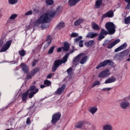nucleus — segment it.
<instances>
[{"label": "nucleus", "instance_id": "8", "mask_svg": "<svg viewBox=\"0 0 130 130\" xmlns=\"http://www.w3.org/2000/svg\"><path fill=\"white\" fill-rule=\"evenodd\" d=\"M83 55L84 53H80L78 54L75 58H74L72 61L73 66H74L75 67L78 66L79 62H80V60L83 57Z\"/></svg>", "mask_w": 130, "mask_h": 130}, {"label": "nucleus", "instance_id": "49", "mask_svg": "<svg viewBox=\"0 0 130 130\" xmlns=\"http://www.w3.org/2000/svg\"><path fill=\"white\" fill-rule=\"evenodd\" d=\"M82 38H83L82 36H79L78 38L74 39V42H79L80 40H82Z\"/></svg>", "mask_w": 130, "mask_h": 130}, {"label": "nucleus", "instance_id": "38", "mask_svg": "<svg viewBox=\"0 0 130 130\" xmlns=\"http://www.w3.org/2000/svg\"><path fill=\"white\" fill-rule=\"evenodd\" d=\"M111 90H112V87H106L102 89V91H104V92H109V91H111Z\"/></svg>", "mask_w": 130, "mask_h": 130}, {"label": "nucleus", "instance_id": "11", "mask_svg": "<svg viewBox=\"0 0 130 130\" xmlns=\"http://www.w3.org/2000/svg\"><path fill=\"white\" fill-rule=\"evenodd\" d=\"M114 16V13L113 12V11L110 10L103 15L102 18V19H105V18H112Z\"/></svg>", "mask_w": 130, "mask_h": 130}, {"label": "nucleus", "instance_id": "55", "mask_svg": "<svg viewBox=\"0 0 130 130\" xmlns=\"http://www.w3.org/2000/svg\"><path fill=\"white\" fill-rule=\"evenodd\" d=\"M62 49V47H61V48H58L57 49V52H61Z\"/></svg>", "mask_w": 130, "mask_h": 130}, {"label": "nucleus", "instance_id": "61", "mask_svg": "<svg viewBox=\"0 0 130 130\" xmlns=\"http://www.w3.org/2000/svg\"><path fill=\"white\" fill-rule=\"evenodd\" d=\"M122 53H125V51H124L121 52V54H122Z\"/></svg>", "mask_w": 130, "mask_h": 130}, {"label": "nucleus", "instance_id": "7", "mask_svg": "<svg viewBox=\"0 0 130 130\" xmlns=\"http://www.w3.org/2000/svg\"><path fill=\"white\" fill-rule=\"evenodd\" d=\"M113 66V62L112 61L110 60H105L103 62H101L99 64V65L96 67V70H99L101 68H103V67H105L106 66Z\"/></svg>", "mask_w": 130, "mask_h": 130}, {"label": "nucleus", "instance_id": "14", "mask_svg": "<svg viewBox=\"0 0 130 130\" xmlns=\"http://www.w3.org/2000/svg\"><path fill=\"white\" fill-rule=\"evenodd\" d=\"M119 42H120V39H116L111 43L109 44L107 46V48L108 49H110L112 48V47H113L114 46H115L116 44H117L118 43H119Z\"/></svg>", "mask_w": 130, "mask_h": 130}, {"label": "nucleus", "instance_id": "37", "mask_svg": "<svg viewBox=\"0 0 130 130\" xmlns=\"http://www.w3.org/2000/svg\"><path fill=\"white\" fill-rule=\"evenodd\" d=\"M17 17V14H12L9 17V20H15Z\"/></svg>", "mask_w": 130, "mask_h": 130}, {"label": "nucleus", "instance_id": "58", "mask_svg": "<svg viewBox=\"0 0 130 130\" xmlns=\"http://www.w3.org/2000/svg\"><path fill=\"white\" fill-rule=\"evenodd\" d=\"M45 87H46V86H45L44 85H40V88L41 89H43L44 88H45Z\"/></svg>", "mask_w": 130, "mask_h": 130}, {"label": "nucleus", "instance_id": "23", "mask_svg": "<svg viewBox=\"0 0 130 130\" xmlns=\"http://www.w3.org/2000/svg\"><path fill=\"white\" fill-rule=\"evenodd\" d=\"M51 37L49 36H47V44L45 45V48H48L49 45L51 44Z\"/></svg>", "mask_w": 130, "mask_h": 130}, {"label": "nucleus", "instance_id": "39", "mask_svg": "<svg viewBox=\"0 0 130 130\" xmlns=\"http://www.w3.org/2000/svg\"><path fill=\"white\" fill-rule=\"evenodd\" d=\"M8 3L10 5H15L18 3V0H8Z\"/></svg>", "mask_w": 130, "mask_h": 130}, {"label": "nucleus", "instance_id": "53", "mask_svg": "<svg viewBox=\"0 0 130 130\" xmlns=\"http://www.w3.org/2000/svg\"><path fill=\"white\" fill-rule=\"evenodd\" d=\"M121 50V49L120 48V47L117 48L116 49H115L114 52H118V51H120Z\"/></svg>", "mask_w": 130, "mask_h": 130}, {"label": "nucleus", "instance_id": "51", "mask_svg": "<svg viewBox=\"0 0 130 130\" xmlns=\"http://www.w3.org/2000/svg\"><path fill=\"white\" fill-rule=\"evenodd\" d=\"M83 43H84V41L81 40L79 41V46L80 47H83Z\"/></svg>", "mask_w": 130, "mask_h": 130}, {"label": "nucleus", "instance_id": "56", "mask_svg": "<svg viewBox=\"0 0 130 130\" xmlns=\"http://www.w3.org/2000/svg\"><path fill=\"white\" fill-rule=\"evenodd\" d=\"M107 44H108V42L107 41H105L104 44H103V46H106V45H107Z\"/></svg>", "mask_w": 130, "mask_h": 130}, {"label": "nucleus", "instance_id": "32", "mask_svg": "<svg viewBox=\"0 0 130 130\" xmlns=\"http://www.w3.org/2000/svg\"><path fill=\"white\" fill-rule=\"evenodd\" d=\"M44 83V85H45V86H47V87H49L51 85V82L48 80H45Z\"/></svg>", "mask_w": 130, "mask_h": 130}, {"label": "nucleus", "instance_id": "15", "mask_svg": "<svg viewBox=\"0 0 130 130\" xmlns=\"http://www.w3.org/2000/svg\"><path fill=\"white\" fill-rule=\"evenodd\" d=\"M20 67L24 73H25V74H28V73H29V68L25 63H21L20 64Z\"/></svg>", "mask_w": 130, "mask_h": 130}, {"label": "nucleus", "instance_id": "19", "mask_svg": "<svg viewBox=\"0 0 130 130\" xmlns=\"http://www.w3.org/2000/svg\"><path fill=\"white\" fill-rule=\"evenodd\" d=\"M97 36H98V33L93 32H89L86 35V37L87 38H94L95 37H97Z\"/></svg>", "mask_w": 130, "mask_h": 130}, {"label": "nucleus", "instance_id": "36", "mask_svg": "<svg viewBox=\"0 0 130 130\" xmlns=\"http://www.w3.org/2000/svg\"><path fill=\"white\" fill-rule=\"evenodd\" d=\"M46 4L47 6H51L53 5V0H46Z\"/></svg>", "mask_w": 130, "mask_h": 130}, {"label": "nucleus", "instance_id": "48", "mask_svg": "<svg viewBox=\"0 0 130 130\" xmlns=\"http://www.w3.org/2000/svg\"><path fill=\"white\" fill-rule=\"evenodd\" d=\"M33 76L34 75H32L31 73L29 74H27L26 76V80H30V79H32V77H33Z\"/></svg>", "mask_w": 130, "mask_h": 130}, {"label": "nucleus", "instance_id": "63", "mask_svg": "<svg viewBox=\"0 0 130 130\" xmlns=\"http://www.w3.org/2000/svg\"><path fill=\"white\" fill-rule=\"evenodd\" d=\"M6 130H11V129H7Z\"/></svg>", "mask_w": 130, "mask_h": 130}, {"label": "nucleus", "instance_id": "43", "mask_svg": "<svg viewBox=\"0 0 130 130\" xmlns=\"http://www.w3.org/2000/svg\"><path fill=\"white\" fill-rule=\"evenodd\" d=\"M126 46H127V44H126V43H124L119 47L120 48H121V50H122L123 49H125V48H126Z\"/></svg>", "mask_w": 130, "mask_h": 130}, {"label": "nucleus", "instance_id": "4", "mask_svg": "<svg viewBox=\"0 0 130 130\" xmlns=\"http://www.w3.org/2000/svg\"><path fill=\"white\" fill-rule=\"evenodd\" d=\"M12 41V40H8L5 43V39L2 38L0 40V52H5L9 50V48L11 47Z\"/></svg>", "mask_w": 130, "mask_h": 130}, {"label": "nucleus", "instance_id": "62", "mask_svg": "<svg viewBox=\"0 0 130 130\" xmlns=\"http://www.w3.org/2000/svg\"><path fill=\"white\" fill-rule=\"evenodd\" d=\"M9 21H10V20H8V21H7V23H9Z\"/></svg>", "mask_w": 130, "mask_h": 130}, {"label": "nucleus", "instance_id": "34", "mask_svg": "<svg viewBox=\"0 0 130 130\" xmlns=\"http://www.w3.org/2000/svg\"><path fill=\"white\" fill-rule=\"evenodd\" d=\"M19 54L20 55V56H25V55L26 54V51L21 50L19 51Z\"/></svg>", "mask_w": 130, "mask_h": 130}, {"label": "nucleus", "instance_id": "24", "mask_svg": "<svg viewBox=\"0 0 130 130\" xmlns=\"http://www.w3.org/2000/svg\"><path fill=\"white\" fill-rule=\"evenodd\" d=\"M28 94H29V90H27L25 92L22 94V101L25 102L27 100V98H28Z\"/></svg>", "mask_w": 130, "mask_h": 130}, {"label": "nucleus", "instance_id": "13", "mask_svg": "<svg viewBox=\"0 0 130 130\" xmlns=\"http://www.w3.org/2000/svg\"><path fill=\"white\" fill-rule=\"evenodd\" d=\"M66 89V84H63L61 87H59L56 91H55V95H58L62 93Z\"/></svg>", "mask_w": 130, "mask_h": 130}, {"label": "nucleus", "instance_id": "5", "mask_svg": "<svg viewBox=\"0 0 130 130\" xmlns=\"http://www.w3.org/2000/svg\"><path fill=\"white\" fill-rule=\"evenodd\" d=\"M42 14L40 16V17L37 19L33 23V25L34 27H38L41 25V28L42 30H44V29H46V28H48V25L45 24V23H49L51 21V18L49 17V21L48 22H44L41 21L42 19H41Z\"/></svg>", "mask_w": 130, "mask_h": 130}, {"label": "nucleus", "instance_id": "54", "mask_svg": "<svg viewBox=\"0 0 130 130\" xmlns=\"http://www.w3.org/2000/svg\"><path fill=\"white\" fill-rule=\"evenodd\" d=\"M52 77V74H50L47 76V79H51Z\"/></svg>", "mask_w": 130, "mask_h": 130}, {"label": "nucleus", "instance_id": "26", "mask_svg": "<svg viewBox=\"0 0 130 130\" xmlns=\"http://www.w3.org/2000/svg\"><path fill=\"white\" fill-rule=\"evenodd\" d=\"M101 6H102V0H96L95 2L96 9H100Z\"/></svg>", "mask_w": 130, "mask_h": 130}, {"label": "nucleus", "instance_id": "18", "mask_svg": "<svg viewBox=\"0 0 130 130\" xmlns=\"http://www.w3.org/2000/svg\"><path fill=\"white\" fill-rule=\"evenodd\" d=\"M91 28L93 30H96V31L100 30V26L94 22H91Z\"/></svg>", "mask_w": 130, "mask_h": 130}, {"label": "nucleus", "instance_id": "46", "mask_svg": "<svg viewBox=\"0 0 130 130\" xmlns=\"http://www.w3.org/2000/svg\"><path fill=\"white\" fill-rule=\"evenodd\" d=\"M78 36H79V34L76 32H73L71 35V37H72L73 38L78 37Z\"/></svg>", "mask_w": 130, "mask_h": 130}, {"label": "nucleus", "instance_id": "57", "mask_svg": "<svg viewBox=\"0 0 130 130\" xmlns=\"http://www.w3.org/2000/svg\"><path fill=\"white\" fill-rule=\"evenodd\" d=\"M126 61H130V54H128V58L126 59Z\"/></svg>", "mask_w": 130, "mask_h": 130}, {"label": "nucleus", "instance_id": "52", "mask_svg": "<svg viewBox=\"0 0 130 130\" xmlns=\"http://www.w3.org/2000/svg\"><path fill=\"white\" fill-rule=\"evenodd\" d=\"M31 123V120L30 118L28 117L26 119V124H30Z\"/></svg>", "mask_w": 130, "mask_h": 130}, {"label": "nucleus", "instance_id": "20", "mask_svg": "<svg viewBox=\"0 0 130 130\" xmlns=\"http://www.w3.org/2000/svg\"><path fill=\"white\" fill-rule=\"evenodd\" d=\"M63 45L64 46L62 47L63 51H69L70 50V44L68 42H64Z\"/></svg>", "mask_w": 130, "mask_h": 130}, {"label": "nucleus", "instance_id": "2", "mask_svg": "<svg viewBox=\"0 0 130 130\" xmlns=\"http://www.w3.org/2000/svg\"><path fill=\"white\" fill-rule=\"evenodd\" d=\"M62 7H58L56 11L52 9L47 11V12L43 13L42 16L41 17L42 19V22H48L49 21V18H53L55 16H57L59 15L61 12H62Z\"/></svg>", "mask_w": 130, "mask_h": 130}, {"label": "nucleus", "instance_id": "6", "mask_svg": "<svg viewBox=\"0 0 130 130\" xmlns=\"http://www.w3.org/2000/svg\"><path fill=\"white\" fill-rule=\"evenodd\" d=\"M61 114L60 112L56 113L53 114L52 116L51 123L53 125H55L56 123L60 119Z\"/></svg>", "mask_w": 130, "mask_h": 130}, {"label": "nucleus", "instance_id": "31", "mask_svg": "<svg viewBox=\"0 0 130 130\" xmlns=\"http://www.w3.org/2000/svg\"><path fill=\"white\" fill-rule=\"evenodd\" d=\"M101 84V83H100V81L96 80L94 81V82L93 83L92 86H91V88H94V87H96V86H99V85H100Z\"/></svg>", "mask_w": 130, "mask_h": 130}, {"label": "nucleus", "instance_id": "22", "mask_svg": "<svg viewBox=\"0 0 130 130\" xmlns=\"http://www.w3.org/2000/svg\"><path fill=\"white\" fill-rule=\"evenodd\" d=\"M79 2H80V0H69L68 3L69 6L73 7V6H76Z\"/></svg>", "mask_w": 130, "mask_h": 130}, {"label": "nucleus", "instance_id": "35", "mask_svg": "<svg viewBox=\"0 0 130 130\" xmlns=\"http://www.w3.org/2000/svg\"><path fill=\"white\" fill-rule=\"evenodd\" d=\"M126 3H127V6L125 7L126 10H130V0H124Z\"/></svg>", "mask_w": 130, "mask_h": 130}, {"label": "nucleus", "instance_id": "40", "mask_svg": "<svg viewBox=\"0 0 130 130\" xmlns=\"http://www.w3.org/2000/svg\"><path fill=\"white\" fill-rule=\"evenodd\" d=\"M67 72L69 76H71V75H73V68H70L67 70Z\"/></svg>", "mask_w": 130, "mask_h": 130}, {"label": "nucleus", "instance_id": "60", "mask_svg": "<svg viewBox=\"0 0 130 130\" xmlns=\"http://www.w3.org/2000/svg\"><path fill=\"white\" fill-rule=\"evenodd\" d=\"M74 51H75L74 49L72 50V51H71L70 53H73V52H74Z\"/></svg>", "mask_w": 130, "mask_h": 130}, {"label": "nucleus", "instance_id": "28", "mask_svg": "<svg viewBox=\"0 0 130 130\" xmlns=\"http://www.w3.org/2000/svg\"><path fill=\"white\" fill-rule=\"evenodd\" d=\"M94 41L93 40H90L89 42H85L84 45H85V46H86L87 47H90V46H93V45H94Z\"/></svg>", "mask_w": 130, "mask_h": 130}, {"label": "nucleus", "instance_id": "27", "mask_svg": "<svg viewBox=\"0 0 130 130\" xmlns=\"http://www.w3.org/2000/svg\"><path fill=\"white\" fill-rule=\"evenodd\" d=\"M38 91H39V89H38V88H36L35 91L30 92L28 95V98L29 99L32 98L34 95H35V94H36L37 93H38Z\"/></svg>", "mask_w": 130, "mask_h": 130}, {"label": "nucleus", "instance_id": "10", "mask_svg": "<svg viewBox=\"0 0 130 130\" xmlns=\"http://www.w3.org/2000/svg\"><path fill=\"white\" fill-rule=\"evenodd\" d=\"M86 122L84 121H79L75 124L76 128H81V129H86Z\"/></svg>", "mask_w": 130, "mask_h": 130}, {"label": "nucleus", "instance_id": "16", "mask_svg": "<svg viewBox=\"0 0 130 130\" xmlns=\"http://www.w3.org/2000/svg\"><path fill=\"white\" fill-rule=\"evenodd\" d=\"M116 81V78L115 77H111L105 81V84H111V83H114Z\"/></svg>", "mask_w": 130, "mask_h": 130}, {"label": "nucleus", "instance_id": "25", "mask_svg": "<svg viewBox=\"0 0 130 130\" xmlns=\"http://www.w3.org/2000/svg\"><path fill=\"white\" fill-rule=\"evenodd\" d=\"M84 22V20L83 19H79L78 20H76L74 22V26L77 27L78 26H80L82 23Z\"/></svg>", "mask_w": 130, "mask_h": 130}, {"label": "nucleus", "instance_id": "17", "mask_svg": "<svg viewBox=\"0 0 130 130\" xmlns=\"http://www.w3.org/2000/svg\"><path fill=\"white\" fill-rule=\"evenodd\" d=\"M81 59L79 62L81 64H84V63H86V62H87V61L88 60V56H85L84 54H83L82 57H81Z\"/></svg>", "mask_w": 130, "mask_h": 130}, {"label": "nucleus", "instance_id": "33", "mask_svg": "<svg viewBox=\"0 0 130 130\" xmlns=\"http://www.w3.org/2000/svg\"><path fill=\"white\" fill-rule=\"evenodd\" d=\"M124 24L127 25V24H130V16L124 19Z\"/></svg>", "mask_w": 130, "mask_h": 130}, {"label": "nucleus", "instance_id": "42", "mask_svg": "<svg viewBox=\"0 0 130 130\" xmlns=\"http://www.w3.org/2000/svg\"><path fill=\"white\" fill-rule=\"evenodd\" d=\"M32 15H33V11H32V10H29V11H27L24 14V15L26 16H31Z\"/></svg>", "mask_w": 130, "mask_h": 130}, {"label": "nucleus", "instance_id": "12", "mask_svg": "<svg viewBox=\"0 0 130 130\" xmlns=\"http://www.w3.org/2000/svg\"><path fill=\"white\" fill-rule=\"evenodd\" d=\"M126 100H127L125 99V101H123L120 104V106L122 109H126V108H127L129 106V102Z\"/></svg>", "mask_w": 130, "mask_h": 130}, {"label": "nucleus", "instance_id": "29", "mask_svg": "<svg viewBox=\"0 0 130 130\" xmlns=\"http://www.w3.org/2000/svg\"><path fill=\"white\" fill-rule=\"evenodd\" d=\"M97 108L95 107H93L89 109V111L91 113V114H94V113H96V112H97Z\"/></svg>", "mask_w": 130, "mask_h": 130}, {"label": "nucleus", "instance_id": "44", "mask_svg": "<svg viewBox=\"0 0 130 130\" xmlns=\"http://www.w3.org/2000/svg\"><path fill=\"white\" fill-rule=\"evenodd\" d=\"M36 87L34 85H32V86H30V87H29V89L27 90H28V92L29 91H30V92H32L33 91H34V90H36Z\"/></svg>", "mask_w": 130, "mask_h": 130}, {"label": "nucleus", "instance_id": "47", "mask_svg": "<svg viewBox=\"0 0 130 130\" xmlns=\"http://www.w3.org/2000/svg\"><path fill=\"white\" fill-rule=\"evenodd\" d=\"M32 11L35 15L36 14H39L40 11H39V9H38V8H34Z\"/></svg>", "mask_w": 130, "mask_h": 130}, {"label": "nucleus", "instance_id": "59", "mask_svg": "<svg viewBox=\"0 0 130 130\" xmlns=\"http://www.w3.org/2000/svg\"><path fill=\"white\" fill-rule=\"evenodd\" d=\"M3 17V14H2V11L0 10V19Z\"/></svg>", "mask_w": 130, "mask_h": 130}, {"label": "nucleus", "instance_id": "1", "mask_svg": "<svg viewBox=\"0 0 130 130\" xmlns=\"http://www.w3.org/2000/svg\"><path fill=\"white\" fill-rule=\"evenodd\" d=\"M105 27L107 31L105 30V29L102 28L100 35L99 36L98 40L101 41L102 39L105 38L106 35L109 34L110 35H113L114 33H115V25L113 22H107L105 25Z\"/></svg>", "mask_w": 130, "mask_h": 130}, {"label": "nucleus", "instance_id": "3", "mask_svg": "<svg viewBox=\"0 0 130 130\" xmlns=\"http://www.w3.org/2000/svg\"><path fill=\"white\" fill-rule=\"evenodd\" d=\"M70 55V53H67L61 59L56 60L54 62V64L52 66V72H55L59 66H61L62 63H66L68 61V58H69V56Z\"/></svg>", "mask_w": 130, "mask_h": 130}, {"label": "nucleus", "instance_id": "30", "mask_svg": "<svg viewBox=\"0 0 130 130\" xmlns=\"http://www.w3.org/2000/svg\"><path fill=\"white\" fill-rule=\"evenodd\" d=\"M38 72H39V69L37 68H35L31 71L30 74L31 75H32V76H34V75H36V74H37Z\"/></svg>", "mask_w": 130, "mask_h": 130}, {"label": "nucleus", "instance_id": "41", "mask_svg": "<svg viewBox=\"0 0 130 130\" xmlns=\"http://www.w3.org/2000/svg\"><path fill=\"white\" fill-rule=\"evenodd\" d=\"M64 27V23L61 22L57 25L58 29H62Z\"/></svg>", "mask_w": 130, "mask_h": 130}, {"label": "nucleus", "instance_id": "64", "mask_svg": "<svg viewBox=\"0 0 130 130\" xmlns=\"http://www.w3.org/2000/svg\"><path fill=\"white\" fill-rule=\"evenodd\" d=\"M39 50L40 51V49H39Z\"/></svg>", "mask_w": 130, "mask_h": 130}, {"label": "nucleus", "instance_id": "21", "mask_svg": "<svg viewBox=\"0 0 130 130\" xmlns=\"http://www.w3.org/2000/svg\"><path fill=\"white\" fill-rule=\"evenodd\" d=\"M112 125L110 124H106L103 127V130H112Z\"/></svg>", "mask_w": 130, "mask_h": 130}, {"label": "nucleus", "instance_id": "9", "mask_svg": "<svg viewBox=\"0 0 130 130\" xmlns=\"http://www.w3.org/2000/svg\"><path fill=\"white\" fill-rule=\"evenodd\" d=\"M109 76H110V72L108 69H106L99 74V78L104 79V78H106Z\"/></svg>", "mask_w": 130, "mask_h": 130}, {"label": "nucleus", "instance_id": "45", "mask_svg": "<svg viewBox=\"0 0 130 130\" xmlns=\"http://www.w3.org/2000/svg\"><path fill=\"white\" fill-rule=\"evenodd\" d=\"M54 50V46L51 47L49 50L48 53L49 54H51V53H53V51Z\"/></svg>", "mask_w": 130, "mask_h": 130}, {"label": "nucleus", "instance_id": "50", "mask_svg": "<svg viewBox=\"0 0 130 130\" xmlns=\"http://www.w3.org/2000/svg\"><path fill=\"white\" fill-rule=\"evenodd\" d=\"M38 62V60L37 59H35L32 62V67H35L36 66V64Z\"/></svg>", "mask_w": 130, "mask_h": 130}]
</instances>
